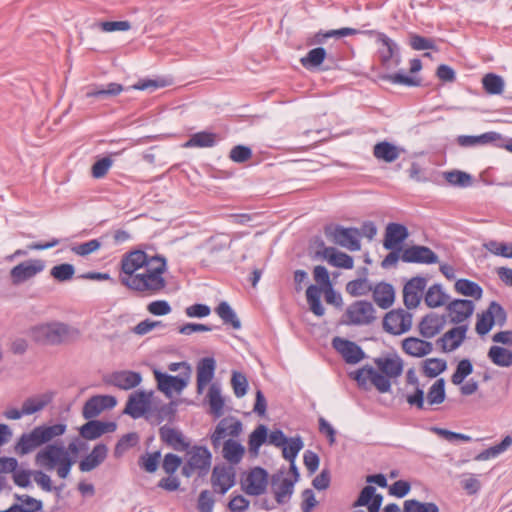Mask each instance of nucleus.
I'll list each match as a JSON object with an SVG mask.
<instances>
[{
    "label": "nucleus",
    "mask_w": 512,
    "mask_h": 512,
    "mask_svg": "<svg viewBox=\"0 0 512 512\" xmlns=\"http://www.w3.org/2000/svg\"><path fill=\"white\" fill-rule=\"evenodd\" d=\"M324 234L332 243L348 249L349 251L354 252L361 249V233L358 228L327 225L324 228Z\"/></svg>",
    "instance_id": "8"
},
{
    "label": "nucleus",
    "mask_w": 512,
    "mask_h": 512,
    "mask_svg": "<svg viewBox=\"0 0 512 512\" xmlns=\"http://www.w3.org/2000/svg\"><path fill=\"white\" fill-rule=\"evenodd\" d=\"M381 79L386 80L392 84L404 85L408 87H417L421 83L420 79L405 75L401 72L383 75L381 76Z\"/></svg>",
    "instance_id": "57"
},
{
    "label": "nucleus",
    "mask_w": 512,
    "mask_h": 512,
    "mask_svg": "<svg viewBox=\"0 0 512 512\" xmlns=\"http://www.w3.org/2000/svg\"><path fill=\"white\" fill-rule=\"evenodd\" d=\"M408 235V229L403 224L389 223L385 229L383 246L387 250L398 249V251H401V245Z\"/></svg>",
    "instance_id": "23"
},
{
    "label": "nucleus",
    "mask_w": 512,
    "mask_h": 512,
    "mask_svg": "<svg viewBox=\"0 0 512 512\" xmlns=\"http://www.w3.org/2000/svg\"><path fill=\"white\" fill-rule=\"evenodd\" d=\"M401 260L405 263L434 264L439 261L437 254L427 246L413 245L403 250Z\"/></svg>",
    "instance_id": "18"
},
{
    "label": "nucleus",
    "mask_w": 512,
    "mask_h": 512,
    "mask_svg": "<svg viewBox=\"0 0 512 512\" xmlns=\"http://www.w3.org/2000/svg\"><path fill=\"white\" fill-rule=\"evenodd\" d=\"M117 400L111 395H95L90 397L82 408L84 419H93L100 415L104 410L112 409L116 406Z\"/></svg>",
    "instance_id": "14"
},
{
    "label": "nucleus",
    "mask_w": 512,
    "mask_h": 512,
    "mask_svg": "<svg viewBox=\"0 0 512 512\" xmlns=\"http://www.w3.org/2000/svg\"><path fill=\"white\" fill-rule=\"evenodd\" d=\"M445 398V380L439 378L429 388L426 402L429 406L439 405L445 401Z\"/></svg>",
    "instance_id": "48"
},
{
    "label": "nucleus",
    "mask_w": 512,
    "mask_h": 512,
    "mask_svg": "<svg viewBox=\"0 0 512 512\" xmlns=\"http://www.w3.org/2000/svg\"><path fill=\"white\" fill-rule=\"evenodd\" d=\"M108 455V447L104 443L95 445L92 451L79 462L81 472H90L100 466Z\"/></svg>",
    "instance_id": "28"
},
{
    "label": "nucleus",
    "mask_w": 512,
    "mask_h": 512,
    "mask_svg": "<svg viewBox=\"0 0 512 512\" xmlns=\"http://www.w3.org/2000/svg\"><path fill=\"white\" fill-rule=\"evenodd\" d=\"M281 479L280 475H273L271 479L272 487ZM294 481L288 478H283L277 488H273L275 500L278 504L282 505L289 501L294 491Z\"/></svg>",
    "instance_id": "35"
},
{
    "label": "nucleus",
    "mask_w": 512,
    "mask_h": 512,
    "mask_svg": "<svg viewBox=\"0 0 512 512\" xmlns=\"http://www.w3.org/2000/svg\"><path fill=\"white\" fill-rule=\"evenodd\" d=\"M242 422L233 417L223 418L217 424L213 434L211 435V442L216 449L220 446L221 440L226 436L237 437L242 432Z\"/></svg>",
    "instance_id": "19"
},
{
    "label": "nucleus",
    "mask_w": 512,
    "mask_h": 512,
    "mask_svg": "<svg viewBox=\"0 0 512 512\" xmlns=\"http://www.w3.org/2000/svg\"><path fill=\"white\" fill-rule=\"evenodd\" d=\"M371 290V286L368 284L367 279L359 278L349 281L346 285V291L351 296L365 295Z\"/></svg>",
    "instance_id": "64"
},
{
    "label": "nucleus",
    "mask_w": 512,
    "mask_h": 512,
    "mask_svg": "<svg viewBox=\"0 0 512 512\" xmlns=\"http://www.w3.org/2000/svg\"><path fill=\"white\" fill-rule=\"evenodd\" d=\"M151 259L152 256L142 250H134L124 254L121 259L122 276L135 275L139 270L149 265Z\"/></svg>",
    "instance_id": "15"
},
{
    "label": "nucleus",
    "mask_w": 512,
    "mask_h": 512,
    "mask_svg": "<svg viewBox=\"0 0 512 512\" xmlns=\"http://www.w3.org/2000/svg\"><path fill=\"white\" fill-rule=\"evenodd\" d=\"M473 372V365L469 359H463L457 364L455 372L451 376L454 385H460L465 378Z\"/></svg>",
    "instance_id": "59"
},
{
    "label": "nucleus",
    "mask_w": 512,
    "mask_h": 512,
    "mask_svg": "<svg viewBox=\"0 0 512 512\" xmlns=\"http://www.w3.org/2000/svg\"><path fill=\"white\" fill-rule=\"evenodd\" d=\"M424 300L428 307L436 308L446 304L449 296L443 291L440 284H433L428 288Z\"/></svg>",
    "instance_id": "39"
},
{
    "label": "nucleus",
    "mask_w": 512,
    "mask_h": 512,
    "mask_svg": "<svg viewBox=\"0 0 512 512\" xmlns=\"http://www.w3.org/2000/svg\"><path fill=\"white\" fill-rule=\"evenodd\" d=\"M209 405L211 413L215 417L223 415L224 399L221 396V391L216 385H211L208 391Z\"/></svg>",
    "instance_id": "51"
},
{
    "label": "nucleus",
    "mask_w": 512,
    "mask_h": 512,
    "mask_svg": "<svg viewBox=\"0 0 512 512\" xmlns=\"http://www.w3.org/2000/svg\"><path fill=\"white\" fill-rule=\"evenodd\" d=\"M231 385H232L234 394L237 398H241L247 393L248 380L243 373L233 371L232 378H231Z\"/></svg>",
    "instance_id": "62"
},
{
    "label": "nucleus",
    "mask_w": 512,
    "mask_h": 512,
    "mask_svg": "<svg viewBox=\"0 0 512 512\" xmlns=\"http://www.w3.org/2000/svg\"><path fill=\"white\" fill-rule=\"evenodd\" d=\"M382 502L383 496L376 493V488L367 485L360 491L353 507L367 506L369 512H379Z\"/></svg>",
    "instance_id": "27"
},
{
    "label": "nucleus",
    "mask_w": 512,
    "mask_h": 512,
    "mask_svg": "<svg viewBox=\"0 0 512 512\" xmlns=\"http://www.w3.org/2000/svg\"><path fill=\"white\" fill-rule=\"evenodd\" d=\"M217 143V134L208 132V131H201L197 132L189 138L188 141L184 143L185 148H192V147H200V148H210L215 146Z\"/></svg>",
    "instance_id": "38"
},
{
    "label": "nucleus",
    "mask_w": 512,
    "mask_h": 512,
    "mask_svg": "<svg viewBox=\"0 0 512 512\" xmlns=\"http://www.w3.org/2000/svg\"><path fill=\"white\" fill-rule=\"evenodd\" d=\"M500 135L496 132H487L479 136L461 135L457 138V143L462 147H472L477 145H485L497 140Z\"/></svg>",
    "instance_id": "40"
},
{
    "label": "nucleus",
    "mask_w": 512,
    "mask_h": 512,
    "mask_svg": "<svg viewBox=\"0 0 512 512\" xmlns=\"http://www.w3.org/2000/svg\"><path fill=\"white\" fill-rule=\"evenodd\" d=\"M45 269V262L41 259H30L19 263L10 270V278L14 285H19L33 278Z\"/></svg>",
    "instance_id": "10"
},
{
    "label": "nucleus",
    "mask_w": 512,
    "mask_h": 512,
    "mask_svg": "<svg viewBox=\"0 0 512 512\" xmlns=\"http://www.w3.org/2000/svg\"><path fill=\"white\" fill-rule=\"evenodd\" d=\"M154 376L157 381V388L167 397H171L173 392L181 393L189 382L188 374L172 376L155 370Z\"/></svg>",
    "instance_id": "12"
},
{
    "label": "nucleus",
    "mask_w": 512,
    "mask_h": 512,
    "mask_svg": "<svg viewBox=\"0 0 512 512\" xmlns=\"http://www.w3.org/2000/svg\"><path fill=\"white\" fill-rule=\"evenodd\" d=\"M306 298L310 310L318 317L325 313V309L321 304V288L316 285H310L306 290Z\"/></svg>",
    "instance_id": "46"
},
{
    "label": "nucleus",
    "mask_w": 512,
    "mask_h": 512,
    "mask_svg": "<svg viewBox=\"0 0 512 512\" xmlns=\"http://www.w3.org/2000/svg\"><path fill=\"white\" fill-rule=\"evenodd\" d=\"M395 299V291L389 283H379L373 290V300L382 309H388L392 306Z\"/></svg>",
    "instance_id": "36"
},
{
    "label": "nucleus",
    "mask_w": 512,
    "mask_h": 512,
    "mask_svg": "<svg viewBox=\"0 0 512 512\" xmlns=\"http://www.w3.org/2000/svg\"><path fill=\"white\" fill-rule=\"evenodd\" d=\"M211 481L214 487H220L221 494H225L235 485V472L232 467L216 466L213 469Z\"/></svg>",
    "instance_id": "33"
},
{
    "label": "nucleus",
    "mask_w": 512,
    "mask_h": 512,
    "mask_svg": "<svg viewBox=\"0 0 512 512\" xmlns=\"http://www.w3.org/2000/svg\"><path fill=\"white\" fill-rule=\"evenodd\" d=\"M488 358L499 367H510L512 365V351L501 346H491L488 351Z\"/></svg>",
    "instance_id": "43"
},
{
    "label": "nucleus",
    "mask_w": 512,
    "mask_h": 512,
    "mask_svg": "<svg viewBox=\"0 0 512 512\" xmlns=\"http://www.w3.org/2000/svg\"><path fill=\"white\" fill-rule=\"evenodd\" d=\"M412 327V314L404 309L391 310L383 318V329L392 335H401Z\"/></svg>",
    "instance_id": "9"
},
{
    "label": "nucleus",
    "mask_w": 512,
    "mask_h": 512,
    "mask_svg": "<svg viewBox=\"0 0 512 512\" xmlns=\"http://www.w3.org/2000/svg\"><path fill=\"white\" fill-rule=\"evenodd\" d=\"M512 445V437L510 435H507L503 438V440L492 447H489L488 449L483 450L479 454L475 456L476 461H484L488 460L490 458H495L501 453L505 452L510 446Z\"/></svg>",
    "instance_id": "47"
},
{
    "label": "nucleus",
    "mask_w": 512,
    "mask_h": 512,
    "mask_svg": "<svg viewBox=\"0 0 512 512\" xmlns=\"http://www.w3.org/2000/svg\"><path fill=\"white\" fill-rule=\"evenodd\" d=\"M216 369V361L213 357L202 358L197 364V392L202 393L203 389L212 381Z\"/></svg>",
    "instance_id": "31"
},
{
    "label": "nucleus",
    "mask_w": 512,
    "mask_h": 512,
    "mask_svg": "<svg viewBox=\"0 0 512 512\" xmlns=\"http://www.w3.org/2000/svg\"><path fill=\"white\" fill-rule=\"evenodd\" d=\"M36 428L38 429L44 444H47L55 437L63 435L66 431V425L62 423H57L51 426L40 425Z\"/></svg>",
    "instance_id": "55"
},
{
    "label": "nucleus",
    "mask_w": 512,
    "mask_h": 512,
    "mask_svg": "<svg viewBox=\"0 0 512 512\" xmlns=\"http://www.w3.org/2000/svg\"><path fill=\"white\" fill-rule=\"evenodd\" d=\"M454 288L457 293L480 299L482 297L483 290L479 284L468 279H458L455 282Z\"/></svg>",
    "instance_id": "44"
},
{
    "label": "nucleus",
    "mask_w": 512,
    "mask_h": 512,
    "mask_svg": "<svg viewBox=\"0 0 512 512\" xmlns=\"http://www.w3.org/2000/svg\"><path fill=\"white\" fill-rule=\"evenodd\" d=\"M363 33L364 35L375 37L376 42L381 44V47L378 49V56L383 68L389 70L400 65L401 55L396 42H394L386 34L376 30H367Z\"/></svg>",
    "instance_id": "6"
},
{
    "label": "nucleus",
    "mask_w": 512,
    "mask_h": 512,
    "mask_svg": "<svg viewBox=\"0 0 512 512\" xmlns=\"http://www.w3.org/2000/svg\"><path fill=\"white\" fill-rule=\"evenodd\" d=\"M409 45L413 50H437L435 43L432 39L423 37L418 34L409 35Z\"/></svg>",
    "instance_id": "63"
},
{
    "label": "nucleus",
    "mask_w": 512,
    "mask_h": 512,
    "mask_svg": "<svg viewBox=\"0 0 512 512\" xmlns=\"http://www.w3.org/2000/svg\"><path fill=\"white\" fill-rule=\"evenodd\" d=\"M484 248L494 255L512 258V243L490 240L483 244Z\"/></svg>",
    "instance_id": "58"
},
{
    "label": "nucleus",
    "mask_w": 512,
    "mask_h": 512,
    "mask_svg": "<svg viewBox=\"0 0 512 512\" xmlns=\"http://www.w3.org/2000/svg\"><path fill=\"white\" fill-rule=\"evenodd\" d=\"M51 401L52 396L47 393L27 398L22 404L24 415H31L43 410Z\"/></svg>",
    "instance_id": "42"
},
{
    "label": "nucleus",
    "mask_w": 512,
    "mask_h": 512,
    "mask_svg": "<svg viewBox=\"0 0 512 512\" xmlns=\"http://www.w3.org/2000/svg\"><path fill=\"white\" fill-rule=\"evenodd\" d=\"M186 454L187 460L182 467V475L189 478L197 472L199 477L206 476L210 470L212 461V454L208 448L199 445L190 446Z\"/></svg>",
    "instance_id": "5"
},
{
    "label": "nucleus",
    "mask_w": 512,
    "mask_h": 512,
    "mask_svg": "<svg viewBox=\"0 0 512 512\" xmlns=\"http://www.w3.org/2000/svg\"><path fill=\"white\" fill-rule=\"evenodd\" d=\"M482 85L486 93L490 95H499L504 91V80L501 76L488 73L482 78Z\"/></svg>",
    "instance_id": "49"
},
{
    "label": "nucleus",
    "mask_w": 512,
    "mask_h": 512,
    "mask_svg": "<svg viewBox=\"0 0 512 512\" xmlns=\"http://www.w3.org/2000/svg\"><path fill=\"white\" fill-rule=\"evenodd\" d=\"M27 334L36 344L56 346L76 339L79 331L66 323L51 321L30 327Z\"/></svg>",
    "instance_id": "3"
},
{
    "label": "nucleus",
    "mask_w": 512,
    "mask_h": 512,
    "mask_svg": "<svg viewBox=\"0 0 512 512\" xmlns=\"http://www.w3.org/2000/svg\"><path fill=\"white\" fill-rule=\"evenodd\" d=\"M215 311L217 315L222 319L224 324L231 325L232 328L236 330L241 328V321L237 317L235 311L226 301L219 303Z\"/></svg>",
    "instance_id": "45"
},
{
    "label": "nucleus",
    "mask_w": 512,
    "mask_h": 512,
    "mask_svg": "<svg viewBox=\"0 0 512 512\" xmlns=\"http://www.w3.org/2000/svg\"><path fill=\"white\" fill-rule=\"evenodd\" d=\"M446 309L450 322L460 324L473 314L475 306L471 300L455 299L447 304Z\"/></svg>",
    "instance_id": "25"
},
{
    "label": "nucleus",
    "mask_w": 512,
    "mask_h": 512,
    "mask_svg": "<svg viewBox=\"0 0 512 512\" xmlns=\"http://www.w3.org/2000/svg\"><path fill=\"white\" fill-rule=\"evenodd\" d=\"M167 82L165 80L141 79L136 84L125 88L119 83L111 82L105 86L95 87L86 93L87 98H105L119 95L121 92L130 88L136 90H155L157 88L165 87Z\"/></svg>",
    "instance_id": "7"
},
{
    "label": "nucleus",
    "mask_w": 512,
    "mask_h": 512,
    "mask_svg": "<svg viewBox=\"0 0 512 512\" xmlns=\"http://www.w3.org/2000/svg\"><path fill=\"white\" fill-rule=\"evenodd\" d=\"M304 444L300 436L288 439V443L282 446V454L286 460H295Z\"/></svg>",
    "instance_id": "60"
},
{
    "label": "nucleus",
    "mask_w": 512,
    "mask_h": 512,
    "mask_svg": "<svg viewBox=\"0 0 512 512\" xmlns=\"http://www.w3.org/2000/svg\"><path fill=\"white\" fill-rule=\"evenodd\" d=\"M267 485L268 472L262 467H254L248 473L242 487L246 494L259 496L266 491Z\"/></svg>",
    "instance_id": "13"
},
{
    "label": "nucleus",
    "mask_w": 512,
    "mask_h": 512,
    "mask_svg": "<svg viewBox=\"0 0 512 512\" xmlns=\"http://www.w3.org/2000/svg\"><path fill=\"white\" fill-rule=\"evenodd\" d=\"M35 463L46 470L56 468L57 475L65 479L71 471L74 460L62 444H47L36 454Z\"/></svg>",
    "instance_id": "4"
},
{
    "label": "nucleus",
    "mask_w": 512,
    "mask_h": 512,
    "mask_svg": "<svg viewBox=\"0 0 512 512\" xmlns=\"http://www.w3.org/2000/svg\"><path fill=\"white\" fill-rule=\"evenodd\" d=\"M223 457L231 464H238L245 453L244 447L237 441L228 439L223 444Z\"/></svg>",
    "instance_id": "41"
},
{
    "label": "nucleus",
    "mask_w": 512,
    "mask_h": 512,
    "mask_svg": "<svg viewBox=\"0 0 512 512\" xmlns=\"http://www.w3.org/2000/svg\"><path fill=\"white\" fill-rule=\"evenodd\" d=\"M44 444L43 439L35 427L29 433H23L15 445V452L18 455H27Z\"/></svg>",
    "instance_id": "32"
},
{
    "label": "nucleus",
    "mask_w": 512,
    "mask_h": 512,
    "mask_svg": "<svg viewBox=\"0 0 512 512\" xmlns=\"http://www.w3.org/2000/svg\"><path fill=\"white\" fill-rule=\"evenodd\" d=\"M447 368V363L444 359L429 358L423 362L422 370L425 376L435 378L444 372Z\"/></svg>",
    "instance_id": "52"
},
{
    "label": "nucleus",
    "mask_w": 512,
    "mask_h": 512,
    "mask_svg": "<svg viewBox=\"0 0 512 512\" xmlns=\"http://www.w3.org/2000/svg\"><path fill=\"white\" fill-rule=\"evenodd\" d=\"M467 325L454 327L443 334L437 340L444 352H450L457 349L466 337Z\"/></svg>",
    "instance_id": "30"
},
{
    "label": "nucleus",
    "mask_w": 512,
    "mask_h": 512,
    "mask_svg": "<svg viewBox=\"0 0 512 512\" xmlns=\"http://www.w3.org/2000/svg\"><path fill=\"white\" fill-rule=\"evenodd\" d=\"M403 512H439V508L433 502H420L415 499H409L404 502Z\"/></svg>",
    "instance_id": "56"
},
{
    "label": "nucleus",
    "mask_w": 512,
    "mask_h": 512,
    "mask_svg": "<svg viewBox=\"0 0 512 512\" xmlns=\"http://www.w3.org/2000/svg\"><path fill=\"white\" fill-rule=\"evenodd\" d=\"M75 273V268L72 264L69 263H63L54 266L51 271L50 275L60 282H65L73 278Z\"/></svg>",
    "instance_id": "61"
},
{
    "label": "nucleus",
    "mask_w": 512,
    "mask_h": 512,
    "mask_svg": "<svg viewBox=\"0 0 512 512\" xmlns=\"http://www.w3.org/2000/svg\"><path fill=\"white\" fill-rule=\"evenodd\" d=\"M375 309L371 302L360 300L351 304L346 315L349 323L353 325H367L375 320Z\"/></svg>",
    "instance_id": "11"
},
{
    "label": "nucleus",
    "mask_w": 512,
    "mask_h": 512,
    "mask_svg": "<svg viewBox=\"0 0 512 512\" xmlns=\"http://www.w3.org/2000/svg\"><path fill=\"white\" fill-rule=\"evenodd\" d=\"M142 270L132 276H121V284L147 295H156L166 287L167 282L163 274L167 270V260L163 255H153L150 264Z\"/></svg>",
    "instance_id": "2"
},
{
    "label": "nucleus",
    "mask_w": 512,
    "mask_h": 512,
    "mask_svg": "<svg viewBox=\"0 0 512 512\" xmlns=\"http://www.w3.org/2000/svg\"><path fill=\"white\" fill-rule=\"evenodd\" d=\"M316 256L327 260L330 265L337 268L352 269L354 266L352 256L338 251L334 247L325 248L323 251H317Z\"/></svg>",
    "instance_id": "29"
},
{
    "label": "nucleus",
    "mask_w": 512,
    "mask_h": 512,
    "mask_svg": "<svg viewBox=\"0 0 512 512\" xmlns=\"http://www.w3.org/2000/svg\"><path fill=\"white\" fill-rule=\"evenodd\" d=\"M377 369L370 365L351 372L350 378L355 380L362 389H367L368 381L379 393H388L391 390V379L399 377L403 372V360L396 354L373 359Z\"/></svg>",
    "instance_id": "1"
},
{
    "label": "nucleus",
    "mask_w": 512,
    "mask_h": 512,
    "mask_svg": "<svg viewBox=\"0 0 512 512\" xmlns=\"http://www.w3.org/2000/svg\"><path fill=\"white\" fill-rule=\"evenodd\" d=\"M400 152L401 150L396 145L388 141L379 142L375 144L373 148L374 157L387 163L397 160L400 156Z\"/></svg>",
    "instance_id": "37"
},
{
    "label": "nucleus",
    "mask_w": 512,
    "mask_h": 512,
    "mask_svg": "<svg viewBox=\"0 0 512 512\" xmlns=\"http://www.w3.org/2000/svg\"><path fill=\"white\" fill-rule=\"evenodd\" d=\"M426 285L427 280L422 276H415L404 285L403 301L407 309H414L420 304Z\"/></svg>",
    "instance_id": "16"
},
{
    "label": "nucleus",
    "mask_w": 512,
    "mask_h": 512,
    "mask_svg": "<svg viewBox=\"0 0 512 512\" xmlns=\"http://www.w3.org/2000/svg\"><path fill=\"white\" fill-rule=\"evenodd\" d=\"M159 436L163 443L177 452H186L190 448V440L176 428L163 425L159 428Z\"/></svg>",
    "instance_id": "22"
},
{
    "label": "nucleus",
    "mask_w": 512,
    "mask_h": 512,
    "mask_svg": "<svg viewBox=\"0 0 512 512\" xmlns=\"http://www.w3.org/2000/svg\"><path fill=\"white\" fill-rule=\"evenodd\" d=\"M149 405L150 394H147L144 391H135L129 396L124 413L134 419H137L146 413L149 409Z\"/></svg>",
    "instance_id": "24"
},
{
    "label": "nucleus",
    "mask_w": 512,
    "mask_h": 512,
    "mask_svg": "<svg viewBox=\"0 0 512 512\" xmlns=\"http://www.w3.org/2000/svg\"><path fill=\"white\" fill-rule=\"evenodd\" d=\"M267 427L263 424L257 426V428L249 435L248 446L249 451L254 454H258L259 448L266 442L268 438Z\"/></svg>",
    "instance_id": "50"
},
{
    "label": "nucleus",
    "mask_w": 512,
    "mask_h": 512,
    "mask_svg": "<svg viewBox=\"0 0 512 512\" xmlns=\"http://www.w3.org/2000/svg\"><path fill=\"white\" fill-rule=\"evenodd\" d=\"M87 420L79 429L80 436L85 440L98 439L105 433H112L117 429V424L112 421L104 422L94 418Z\"/></svg>",
    "instance_id": "21"
},
{
    "label": "nucleus",
    "mask_w": 512,
    "mask_h": 512,
    "mask_svg": "<svg viewBox=\"0 0 512 512\" xmlns=\"http://www.w3.org/2000/svg\"><path fill=\"white\" fill-rule=\"evenodd\" d=\"M103 380L106 384L113 385L119 389L130 390L141 383L142 376L139 372L122 370L106 375Z\"/></svg>",
    "instance_id": "20"
},
{
    "label": "nucleus",
    "mask_w": 512,
    "mask_h": 512,
    "mask_svg": "<svg viewBox=\"0 0 512 512\" xmlns=\"http://www.w3.org/2000/svg\"><path fill=\"white\" fill-rule=\"evenodd\" d=\"M403 351L413 357H424L433 351V344L417 337H408L402 341Z\"/></svg>",
    "instance_id": "34"
},
{
    "label": "nucleus",
    "mask_w": 512,
    "mask_h": 512,
    "mask_svg": "<svg viewBox=\"0 0 512 512\" xmlns=\"http://www.w3.org/2000/svg\"><path fill=\"white\" fill-rule=\"evenodd\" d=\"M332 346L348 364H357L366 357L365 352L359 345L341 337L333 338Z\"/></svg>",
    "instance_id": "17"
},
{
    "label": "nucleus",
    "mask_w": 512,
    "mask_h": 512,
    "mask_svg": "<svg viewBox=\"0 0 512 512\" xmlns=\"http://www.w3.org/2000/svg\"><path fill=\"white\" fill-rule=\"evenodd\" d=\"M443 176L452 186L468 187L472 184L471 175L460 170L444 172Z\"/></svg>",
    "instance_id": "53"
},
{
    "label": "nucleus",
    "mask_w": 512,
    "mask_h": 512,
    "mask_svg": "<svg viewBox=\"0 0 512 512\" xmlns=\"http://www.w3.org/2000/svg\"><path fill=\"white\" fill-rule=\"evenodd\" d=\"M325 57L326 50L323 47H317L311 49L305 57L301 58L300 62L305 68L309 69L322 64Z\"/></svg>",
    "instance_id": "54"
},
{
    "label": "nucleus",
    "mask_w": 512,
    "mask_h": 512,
    "mask_svg": "<svg viewBox=\"0 0 512 512\" xmlns=\"http://www.w3.org/2000/svg\"><path fill=\"white\" fill-rule=\"evenodd\" d=\"M446 324V316L437 313L425 315L419 323V333L424 338H433L439 334Z\"/></svg>",
    "instance_id": "26"
}]
</instances>
